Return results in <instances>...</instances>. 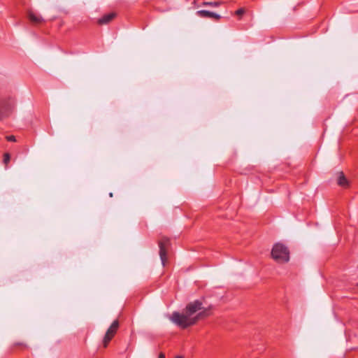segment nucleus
Wrapping results in <instances>:
<instances>
[{
  "mask_svg": "<svg viewBox=\"0 0 358 358\" xmlns=\"http://www.w3.org/2000/svg\"><path fill=\"white\" fill-rule=\"evenodd\" d=\"M212 308V306L204 307L201 301L195 300L189 303L182 313L173 312L169 316V320L178 327L186 329L196 324L201 318L209 315Z\"/></svg>",
  "mask_w": 358,
  "mask_h": 358,
  "instance_id": "f257e3e1",
  "label": "nucleus"
},
{
  "mask_svg": "<svg viewBox=\"0 0 358 358\" xmlns=\"http://www.w3.org/2000/svg\"><path fill=\"white\" fill-rule=\"evenodd\" d=\"M271 256L278 263H287L289 260V251L284 244L277 243L273 246Z\"/></svg>",
  "mask_w": 358,
  "mask_h": 358,
  "instance_id": "f03ea898",
  "label": "nucleus"
},
{
  "mask_svg": "<svg viewBox=\"0 0 358 358\" xmlns=\"http://www.w3.org/2000/svg\"><path fill=\"white\" fill-rule=\"evenodd\" d=\"M15 108L14 99L9 96L0 101V120L8 117Z\"/></svg>",
  "mask_w": 358,
  "mask_h": 358,
  "instance_id": "7ed1b4c3",
  "label": "nucleus"
},
{
  "mask_svg": "<svg viewBox=\"0 0 358 358\" xmlns=\"http://www.w3.org/2000/svg\"><path fill=\"white\" fill-rule=\"evenodd\" d=\"M119 327V322L117 320H114L111 325L109 327L108 330L106 332V334L103 338V345L104 348L108 346V344L113 338L115 334H116Z\"/></svg>",
  "mask_w": 358,
  "mask_h": 358,
  "instance_id": "20e7f679",
  "label": "nucleus"
},
{
  "mask_svg": "<svg viewBox=\"0 0 358 358\" xmlns=\"http://www.w3.org/2000/svg\"><path fill=\"white\" fill-rule=\"evenodd\" d=\"M169 244V239L167 238H163L159 242V256L162 263V265L164 266L166 261V247Z\"/></svg>",
  "mask_w": 358,
  "mask_h": 358,
  "instance_id": "39448f33",
  "label": "nucleus"
},
{
  "mask_svg": "<svg viewBox=\"0 0 358 358\" xmlns=\"http://www.w3.org/2000/svg\"><path fill=\"white\" fill-rule=\"evenodd\" d=\"M196 15L200 17L215 19L216 20H219L221 18L219 14L206 10H197Z\"/></svg>",
  "mask_w": 358,
  "mask_h": 358,
  "instance_id": "423d86ee",
  "label": "nucleus"
},
{
  "mask_svg": "<svg viewBox=\"0 0 358 358\" xmlns=\"http://www.w3.org/2000/svg\"><path fill=\"white\" fill-rule=\"evenodd\" d=\"M28 17L29 20L34 24H40L43 22V18L33 11H29Z\"/></svg>",
  "mask_w": 358,
  "mask_h": 358,
  "instance_id": "0eeeda50",
  "label": "nucleus"
},
{
  "mask_svg": "<svg viewBox=\"0 0 358 358\" xmlns=\"http://www.w3.org/2000/svg\"><path fill=\"white\" fill-rule=\"evenodd\" d=\"M115 14L113 13L106 14L98 20V23L99 24H106L109 23L115 17Z\"/></svg>",
  "mask_w": 358,
  "mask_h": 358,
  "instance_id": "6e6552de",
  "label": "nucleus"
},
{
  "mask_svg": "<svg viewBox=\"0 0 358 358\" xmlns=\"http://www.w3.org/2000/svg\"><path fill=\"white\" fill-rule=\"evenodd\" d=\"M338 184L343 187H346L348 186V180H347V178L345 177L342 172L340 173L339 174V177L338 178Z\"/></svg>",
  "mask_w": 358,
  "mask_h": 358,
  "instance_id": "1a4fd4ad",
  "label": "nucleus"
},
{
  "mask_svg": "<svg viewBox=\"0 0 358 358\" xmlns=\"http://www.w3.org/2000/svg\"><path fill=\"white\" fill-rule=\"evenodd\" d=\"M202 5L203 6H213V7H217L220 5H221V2L220 1H203L202 3Z\"/></svg>",
  "mask_w": 358,
  "mask_h": 358,
  "instance_id": "9d476101",
  "label": "nucleus"
},
{
  "mask_svg": "<svg viewBox=\"0 0 358 358\" xmlns=\"http://www.w3.org/2000/svg\"><path fill=\"white\" fill-rule=\"evenodd\" d=\"M10 156L8 153H5L3 155V163L6 165L10 162Z\"/></svg>",
  "mask_w": 358,
  "mask_h": 358,
  "instance_id": "9b49d317",
  "label": "nucleus"
},
{
  "mask_svg": "<svg viewBox=\"0 0 358 358\" xmlns=\"http://www.w3.org/2000/svg\"><path fill=\"white\" fill-rule=\"evenodd\" d=\"M6 139H7V141H12V142H15V141H16L15 136H12V135H11V136H6Z\"/></svg>",
  "mask_w": 358,
  "mask_h": 358,
  "instance_id": "f8f14e48",
  "label": "nucleus"
},
{
  "mask_svg": "<svg viewBox=\"0 0 358 358\" xmlns=\"http://www.w3.org/2000/svg\"><path fill=\"white\" fill-rule=\"evenodd\" d=\"M245 13V10L243 8H239L236 11V14L238 15H241Z\"/></svg>",
  "mask_w": 358,
  "mask_h": 358,
  "instance_id": "ddd939ff",
  "label": "nucleus"
},
{
  "mask_svg": "<svg viewBox=\"0 0 358 358\" xmlns=\"http://www.w3.org/2000/svg\"><path fill=\"white\" fill-rule=\"evenodd\" d=\"M158 358H165V355L162 352L159 353Z\"/></svg>",
  "mask_w": 358,
  "mask_h": 358,
  "instance_id": "4468645a",
  "label": "nucleus"
},
{
  "mask_svg": "<svg viewBox=\"0 0 358 358\" xmlns=\"http://www.w3.org/2000/svg\"><path fill=\"white\" fill-rule=\"evenodd\" d=\"M176 358H183V357H182V356H180V355H178V356H177Z\"/></svg>",
  "mask_w": 358,
  "mask_h": 358,
  "instance_id": "2eb2a0df",
  "label": "nucleus"
},
{
  "mask_svg": "<svg viewBox=\"0 0 358 358\" xmlns=\"http://www.w3.org/2000/svg\"><path fill=\"white\" fill-rule=\"evenodd\" d=\"M357 286H358V282H357Z\"/></svg>",
  "mask_w": 358,
  "mask_h": 358,
  "instance_id": "dca6fc26",
  "label": "nucleus"
}]
</instances>
